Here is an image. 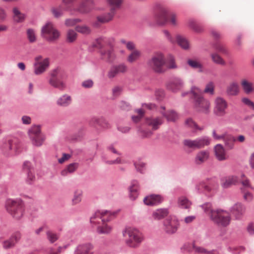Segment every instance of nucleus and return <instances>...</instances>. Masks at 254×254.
Masks as SVG:
<instances>
[{
  "label": "nucleus",
  "instance_id": "18",
  "mask_svg": "<svg viewBox=\"0 0 254 254\" xmlns=\"http://www.w3.org/2000/svg\"><path fill=\"white\" fill-rule=\"evenodd\" d=\"M127 69V65L124 63L113 65L108 71L107 76L110 79L113 78L120 73L126 72Z\"/></svg>",
  "mask_w": 254,
  "mask_h": 254
},
{
  "label": "nucleus",
  "instance_id": "35",
  "mask_svg": "<svg viewBox=\"0 0 254 254\" xmlns=\"http://www.w3.org/2000/svg\"><path fill=\"white\" fill-rule=\"evenodd\" d=\"M71 103V98L67 94H64L60 97L57 101V104L61 107H66Z\"/></svg>",
  "mask_w": 254,
  "mask_h": 254
},
{
  "label": "nucleus",
  "instance_id": "37",
  "mask_svg": "<svg viewBox=\"0 0 254 254\" xmlns=\"http://www.w3.org/2000/svg\"><path fill=\"white\" fill-rule=\"evenodd\" d=\"M12 11L13 13V20L15 22L19 23L24 21L26 15L21 13L17 7L13 8Z\"/></svg>",
  "mask_w": 254,
  "mask_h": 254
},
{
  "label": "nucleus",
  "instance_id": "11",
  "mask_svg": "<svg viewBox=\"0 0 254 254\" xmlns=\"http://www.w3.org/2000/svg\"><path fill=\"white\" fill-rule=\"evenodd\" d=\"M210 143V139L207 136H202L194 140L186 139L183 141V144L185 147L193 150L202 148Z\"/></svg>",
  "mask_w": 254,
  "mask_h": 254
},
{
  "label": "nucleus",
  "instance_id": "17",
  "mask_svg": "<svg viewBox=\"0 0 254 254\" xmlns=\"http://www.w3.org/2000/svg\"><path fill=\"white\" fill-rule=\"evenodd\" d=\"M215 107L214 112L218 116H223L225 114V110L227 107V104L225 100L221 97H217L215 101Z\"/></svg>",
  "mask_w": 254,
  "mask_h": 254
},
{
  "label": "nucleus",
  "instance_id": "45",
  "mask_svg": "<svg viewBox=\"0 0 254 254\" xmlns=\"http://www.w3.org/2000/svg\"><path fill=\"white\" fill-rule=\"evenodd\" d=\"M188 64L194 69H198L199 71H202V65L197 60L189 59L187 61Z\"/></svg>",
  "mask_w": 254,
  "mask_h": 254
},
{
  "label": "nucleus",
  "instance_id": "30",
  "mask_svg": "<svg viewBox=\"0 0 254 254\" xmlns=\"http://www.w3.org/2000/svg\"><path fill=\"white\" fill-rule=\"evenodd\" d=\"M215 155L217 159L220 161L226 160L228 157L225 151V148L221 144H217L214 147Z\"/></svg>",
  "mask_w": 254,
  "mask_h": 254
},
{
  "label": "nucleus",
  "instance_id": "54",
  "mask_svg": "<svg viewBox=\"0 0 254 254\" xmlns=\"http://www.w3.org/2000/svg\"><path fill=\"white\" fill-rule=\"evenodd\" d=\"M47 238L51 243H54L58 239V235L51 231L46 232Z\"/></svg>",
  "mask_w": 254,
  "mask_h": 254
},
{
  "label": "nucleus",
  "instance_id": "13",
  "mask_svg": "<svg viewBox=\"0 0 254 254\" xmlns=\"http://www.w3.org/2000/svg\"><path fill=\"white\" fill-rule=\"evenodd\" d=\"M43 57L39 55L35 57L33 64L34 73L39 75L44 73L50 66V59L46 58L42 59Z\"/></svg>",
  "mask_w": 254,
  "mask_h": 254
},
{
  "label": "nucleus",
  "instance_id": "38",
  "mask_svg": "<svg viewBox=\"0 0 254 254\" xmlns=\"http://www.w3.org/2000/svg\"><path fill=\"white\" fill-rule=\"evenodd\" d=\"M79 167V163H72L67 166L66 168L61 172V175L63 176H66L68 174L73 173L75 172Z\"/></svg>",
  "mask_w": 254,
  "mask_h": 254
},
{
  "label": "nucleus",
  "instance_id": "42",
  "mask_svg": "<svg viewBox=\"0 0 254 254\" xmlns=\"http://www.w3.org/2000/svg\"><path fill=\"white\" fill-rule=\"evenodd\" d=\"M178 45L183 49L188 50L189 48V43L187 39L181 36L177 35L176 37Z\"/></svg>",
  "mask_w": 254,
  "mask_h": 254
},
{
  "label": "nucleus",
  "instance_id": "43",
  "mask_svg": "<svg viewBox=\"0 0 254 254\" xmlns=\"http://www.w3.org/2000/svg\"><path fill=\"white\" fill-rule=\"evenodd\" d=\"M212 62L217 64L224 65L226 64L223 59L217 53H212L210 55Z\"/></svg>",
  "mask_w": 254,
  "mask_h": 254
},
{
  "label": "nucleus",
  "instance_id": "44",
  "mask_svg": "<svg viewBox=\"0 0 254 254\" xmlns=\"http://www.w3.org/2000/svg\"><path fill=\"white\" fill-rule=\"evenodd\" d=\"M241 85L246 94H249L253 91V83L248 81L247 79L242 80Z\"/></svg>",
  "mask_w": 254,
  "mask_h": 254
},
{
  "label": "nucleus",
  "instance_id": "46",
  "mask_svg": "<svg viewBox=\"0 0 254 254\" xmlns=\"http://www.w3.org/2000/svg\"><path fill=\"white\" fill-rule=\"evenodd\" d=\"M189 26L195 32L200 33L203 31V28L200 24L197 23L194 20L190 19L189 21Z\"/></svg>",
  "mask_w": 254,
  "mask_h": 254
},
{
  "label": "nucleus",
  "instance_id": "49",
  "mask_svg": "<svg viewBox=\"0 0 254 254\" xmlns=\"http://www.w3.org/2000/svg\"><path fill=\"white\" fill-rule=\"evenodd\" d=\"M51 11L54 17L56 18H59L64 14V11L61 5L59 6L58 7H52Z\"/></svg>",
  "mask_w": 254,
  "mask_h": 254
},
{
  "label": "nucleus",
  "instance_id": "53",
  "mask_svg": "<svg viewBox=\"0 0 254 254\" xmlns=\"http://www.w3.org/2000/svg\"><path fill=\"white\" fill-rule=\"evenodd\" d=\"M137 133L142 138H147L150 137L152 134V132L150 130H145L139 127L137 130Z\"/></svg>",
  "mask_w": 254,
  "mask_h": 254
},
{
  "label": "nucleus",
  "instance_id": "20",
  "mask_svg": "<svg viewBox=\"0 0 254 254\" xmlns=\"http://www.w3.org/2000/svg\"><path fill=\"white\" fill-rule=\"evenodd\" d=\"M23 171L27 175V182L31 184L35 179L34 169L32 166L31 163L28 161H26L23 163Z\"/></svg>",
  "mask_w": 254,
  "mask_h": 254
},
{
  "label": "nucleus",
  "instance_id": "6",
  "mask_svg": "<svg viewBox=\"0 0 254 254\" xmlns=\"http://www.w3.org/2000/svg\"><path fill=\"white\" fill-rule=\"evenodd\" d=\"M122 233L124 237H128L126 240V243L130 248L137 247L143 240L142 233L136 228H126L123 230Z\"/></svg>",
  "mask_w": 254,
  "mask_h": 254
},
{
  "label": "nucleus",
  "instance_id": "56",
  "mask_svg": "<svg viewBox=\"0 0 254 254\" xmlns=\"http://www.w3.org/2000/svg\"><path fill=\"white\" fill-rule=\"evenodd\" d=\"M204 92L209 93L210 95H213L214 93V86L212 81L208 83L204 90Z\"/></svg>",
  "mask_w": 254,
  "mask_h": 254
},
{
  "label": "nucleus",
  "instance_id": "27",
  "mask_svg": "<svg viewBox=\"0 0 254 254\" xmlns=\"http://www.w3.org/2000/svg\"><path fill=\"white\" fill-rule=\"evenodd\" d=\"M163 120L162 118L158 117H150L147 118L145 120V124L152 128L154 130H157L159 127L163 124Z\"/></svg>",
  "mask_w": 254,
  "mask_h": 254
},
{
  "label": "nucleus",
  "instance_id": "47",
  "mask_svg": "<svg viewBox=\"0 0 254 254\" xmlns=\"http://www.w3.org/2000/svg\"><path fill=\"white\" fill-rule=\"evenodd\" d=\"M141 53L138 50H134L128 56L127 61L129 63H132L137 61L140 57Z\"/></svg>",
  "mask_w": 254,
  "mask_h": 254
},
{
  "label": "nucleus",
  "instance_id": "62",
  "mask_svg": "<svg viewBox=\"0 0 254 254\" xmlns=\"http://www.w3.org/2000/svg\"><path fill=\"white\" fill-rule=\"evenodd\" d=\"M241 184L243 187L241 188H243L244 190H248V189H253V188L251 186L250 183V181L248 179H245L241 181Z\"/></svg>",
  "mask_w": 254,
  "mask_h": 254
},
{
  "label": "nucleus",
  "instance_id": "16",
  "mask_svg": "<svg viewBox=\"0 0 254 254\" xmlns=\"http://www.w3.org/2000/svg\"><path fill=\"white\" fill-rule=\"evenodd\" d=\"M18 140L16 137H8L3 141L1 149L4 153H8L12 150H16L18 147Z\"/></svg>",
  "mask_w": 254,
  "mask_h": 254
},
{
  "label": "nucleus",
  "instance_id": "10",
  "mask_svg": "<svg viewBox=\"0 0 254 254\" xmlns=\"http://www.w3.org/2000/svg\"><path fill=\"white\" fill-rule=\"evenodd\" d=\"M7 211L16 219H19L23 215L24 204L21 199H9L6 202Z\"/></svg>",
  "mask_w": 254,
  "mask_h": 254
},
{
  "label": "nucleus",
  "instance_id": "8",
  "mask_svg": "<svg viewBox=\"0 0 254 254\" xmlns=\"http://www.w3.org/2000/svg\"><path fill=\"white\" fill-rule=\"evenodd\" d=\"M219 188L218 181L215 178H207L195 185V190L198 193L215 192Z\"/></svg>",
  "mask_w": 254,
  "mask_h": 254
},
{
  "label": "nucleus",
  "instance_id": "1",
  "mask_svg": "<svg viewBox=\"0 0 254 254\" xmlns=\"http://www.w3.org/2000/svg\"><path fill=\"white\" fill-rule=\"evenodd\" d=\"M200 206L205 213L209 215L211 220L217 226L226 227L229 225L231 217L226 210L222 209H213L209 202H206Z\"/></svg>",
  "mask_w": 254,
  "mask_h": 254
},
{
  "label": "nucleus",
  "instance_id": "59",
  "mask_svg": "<svg viewBox=\"0 0 254 254\" xmlns=\"http://www.w3.org/2000/svg\"><path fill=\"white\" fill-rule=\"evenodd\" d=\"M168 69H176L178 67L175 63V60L174 57L170 55L169 59V63L167 66Z\"/></svg>",
  "mask_w": 254,
  "mask_h": 254
},
{
  "label": "nucleus",
  "instance_id": "21",
  "mask_svg": "<svg viewBox=\"0 0 254 254\" xmlns=\"http://www.w3.org/2000/svg\"><path fill=\"white\" fill-rule=\"evenodd\" d=\"M21 237L19 232L14 233L8 240L3 241V247L4 249H9L13 248L18 243Z\"/></svg>",
  "mask_w": 254,
  "mask_h": 254
},
{
  "label": "nucleus",
  "instance_id": "9",
  "mask_svg": "<svg viewBox=\"0 0 254 254\" xmlns=\"http://www.w3.org/2000/svg\"><path fill=\"white\" fill-rule=\"evenodd\" d=\"M165 63L164 55L161 52H157L148 60L147 65L155 72L162 73L165 71V69L164 68Z\"/></svg>",
  "mask_w": 254,
  "mask_h": 254
},
{
  "label": "nucleus",
  "instance_id": "31",
  "mask_svg": "<svg viewBox=\"0 0 254 254\" xmlns=\"http://www.w3.org/2000/svg\"><path fill=\"white\" fill-rule=\"evenodd\" d=\"M100 54L102 59L108 63L113 62L115 59L114 50L112 48H110L107 50H101Z\"/></svg>",
  "mask_w": 254,
  "mask_h": 254
},
{
  "label": "nucleus",
  "instance_id": "2",
  "mask_svg": "<svg viewBox=\"0 0 254 254\" xmlns=\"http://www.w3.org/2000/svg\"><path fill=\"white\" fill-rule=\"evenodd\" d=\"M117 211L111 212L108 210H97L90 217V222L93 224L99 223L96 219H101L102 225L97 228V232L100 234H108L112 230V227L106 224V222L111 221L117 214Z\"/></svg>",
  "mask_w": 254,
  "mask_h": 254
},
{
  "label": "nucleus",
  "instance_id": "34",
  "mask_svg": "<svg viewBox=\"0 0 254 254\" xmlns=\"http://www.w3.org/2000/svg\"><path fill=\"white\" fill-rule=\"evenodd\" d=\"M160 112L168 122H175L178 119V114L173 110L167 112L160 111Z\"/></svg>",
  "mask_w": 254,
  "mask_h": 254
},
{
  "label": "nucleus",
  "instance_id": "24",
  "mask_svg": "<svg viewBox=\"0 0 254 254\" xmlns=\"http://www.w3.org/2000/svg\"><path fill=\"white\" fill-rule=\"evenodd\" d=\"M220 181L221 187L226 189L236 185L238 182V178L236 176L230 175L221 178Z\"/></svg>",
  "mask_w": 254,
  "mask_h": 254
},
{
  "label": "nucleus",
  "instance_id": "40",
  "mask_svg": "<svg viewBox=\"0 0 254 254\" xmlns=\"http://www.w3.org/2000/svg\"><path fill=\"white\" fill-rule=\"evenodd\" d=\"M212 46L217 52L221 53L225 55H229L228 50L227 49L225 46L218 41H216L212 43Z\"/></svg>",
  "mask_w": 254,
  "mask_h": 254
},
{
  "label": "nucleus",
  "instance_id": "52",
  "mask_svg": "<svg viewBox=\"0 0 254 254\" xmlns=\"http://www.w3.org/2000/svg\"><path fill=\"white\" fill-rule=\"evenodd\" d=\"M185 123L189 127H193L196 129L202 130L203 127H199L196 123L191 118H189L186 120Z\"/></svg>",
  "mask_w": 254,
  "mask_h": 254
},
{
  "label": "nucleus",
  "instance_id": "61",
  "mask_svg": "<svg viewBox=\"0 0 254 254\" xmlns=\"http://www.w3.org/2000/svg\"><path fill=\"white\" fill-rule=\"evenodd\" d=\"M120 107L123 110L129 111L131 109L130 104L126 101H122L120 103Z\"/></svg>",
  "mask_w": 254,
  "mask_h": 254
},
{
  "label": "nucleus",
  "instance_id": "51",
  "mask_svg": "<svg viewBox=\"0 0 254 254\" xmlns=\"http://www.w3.org/2000/svg\"><path fill=\"white\" fill-rule=\"evenodd\" d=\"M27 37L30 43H34L36 40L35 30L32 28H28L27 30Z\"/></svg>",
  "mask_w": 254,
  "mask_h": 254
},
{
  "label": "nucleus",
  "instance_id": "48",
  "mask_svg": "<svg viewBox=\"0 0 254 254\" xmlns=\"http://www.w3.org/2000/svg\"><path fill=\"white\" fill-rule=\"evenodd\" d=\"M75 30L83 35H89L91 32L90 27L85 25L76 26L75 27Z\"/></svg>",
  "mask_w": 254,
  "mask_h": 254
},
{
  "label": "nucleus",
  "instance_id": "36",
  "mask_svg": "<svg viewBox=\"0 0 254 254\" xmlns=\"http://www.w3.org/2000/svg\"><path fill=\"white\" fill-rule=\"evenodd\" d=\"M226 94L229 96H236L239 92V86L237 82H233L230 83L227 87Z\"/></svg>",
  "mask_w": 254,
  "mask_h": 254
},
{
  "label": "nucleus",
  "instance_id": "7",
  "mask_svg": "<svg viewBox=\"0 0 254 254\" xmlns=\"http://www.w3.org/2000/svg\"><path fill=\"white\" fill-rule=\"evenodd\" d=\"M41 36L49 43H54L59 39L61 33L52 22L48 21L41 28Z\"/></svg>",
  "mask_w": 254,
  "mask_h": 254
},
{
  "label": "nucleus",
  "instance_id": "55",
  "mask_svg": "<svg viewBox=\"0 0 254 254\" xmlns=\"http://www.w3.org/2000/svg\"><path fill=\"white\" fill-rule=\"evenodd\" d=\"M134 165L138 172L141 173H144L145 166L144 163L140 161H136L134 163Z\"/></svg>",
  "mask_w": 254,
  "mask_h": 254
},
{
  "label": "nucleus",
  "instance_id": "26",
  "mask_svg": "<svg viewBox=\"0 0 254 254\" xmlns=\"http://www.w3.org/2000/svg\"><path fill=\"white\" fill-rule=\"evenodd\" d=\"M139 183L137 180H134L131 182L130 185L128 187V196L131 200H135L139 195Z\"/></svg>",
  "mask_w": 254,
  "mask_h": 254
},
{
  "label": "nucleus",
  "instance_id": "32",
  "mask_svg": "<svg viewBox=\"0 0 254 254\" xmlns=\"http://www.w3.org/2000/svg\"><path fill=\"white\" fill-rule=\"evenodd\" d=\"M209 153L207 150L199 151L196 155L194 162L197 165H200L205 162L209 158Z\"/></svg>",
  "mask_w": 254,
  "mask_h": 254
},
{
  "label": "nucleus",
  "instance_id": "22",
  "mask_svg": "<svg viewBox=\"0 0 254 254\" xmlns=\"http://www.w3.org/2000/svg\"><path fill=\"white\" fill-rule=\"evenodd\" d=\"M93 7L94 2L92 0H83L78 7L73 10L83 14L89 12Z\"/></svg>",
  "mask_w": 254,
  "mask_h": 254
},
{
  "label": "nucleus",
  "instance_id": "29",
  "mask_svg": "<svg viewBox=\"0 0 254 254\" xmlns=\"http://www.w3.org/2000/svg\"><path fill=\"white\" fill-rule=\"evenodd\" d=\"M92 245L89 243L79 245L76 247L74 254H92Z\"/></svg>",
  "mask_w": 254,
  "mask_h": 254
},
{
  "label": "nucleus",
  "instance_id": "5",
  "mask_svg": "<svg viewBox=\"0 0 254 254\" xmlns=\"http://www.w3.org/2000/svg\"><path fill=\"white\" fill-rule=\"evenodd\" d=\"M109 4L111 6L110 11L107 13H104L97 17V20L93 22V26L97 28L102 24L109 22L112 20L115 15L117 9L120 7L122 0H107Z\"/></svg>",
  "mask_w": 254,
  "mask_h": 254
},
{
  "label": "nucleus",
  "instance_id": "3",
  "mask_svg": "<svg viewBox=\"0 0 254 254\" xmlns=\"http://www.w3.org/2000/svg\"><path fill=\"white\" fill-rule=\"evenodd\" d=\"M66 76L65 71L62 67L57 66L49 72L47 80L48 84L51 87L62 90L66 86L64 79Z\"/></svg>",
  "mask_w": 254,
  "mask_h": 254
},
{
  "label": "nucleus",
  "instance_id": "64",
  "mask_svg": "<svg viewBox=\"0 0 254 254\" xmlns=\"http://www.w3.org/2000/svg\"><path fill=\"white\" fill-rule=\"evenodd\" d=\"M123 89L121 87L116 86L113 89V94L114 96H118L122 92Z\"/></svg>",
  "mask_w": 254,
  "mask_h": 254
},
{
  "label": "nucleus",
  "instance_id": "33",
  "mask_svg": "<svg viewBox=\"0 0 254 254\" xmlns=\"http://www.w3.org/2000/svg\"><path fill=\"white\" fill-rule=\"evenodd\" d=\"M90 124L93 126H99L104 128H107L109 127V123L103 117L92 118L90 121Z\"/></svg>",
  "mask_w": 254,
  "mask_h": 254
},
{
  "label": "nucleus",
  "instance_id": "58",
  "mask_svg": "<svg viewBox=\"0 0 254 254\" xmlns=\"http://www.w3.org/2000/svg\"><path fill=\"white\" fill-rule=\"evenodd\" d=\"M82 192L80 191H76L74 192V197L72 199L73 204H76L81 200Z\"/></svg>",
  "mask_w": 254,
  "mask_h": 254
},
{
  "label": "nucleus",
  "instance_id": "39",
  "mask_svg": "<svg viewBox=\"0 0 254 254\" xmlns=\"http://www.w3.org/2000/svg\"><path fill=\"white\" fill-rule=\"evenodd\" d=\"M169 213L167 208H160L154 211L152 216L155 219L160 220L166 217Z\"/></svg>",
  "mask_w": 254,
  "mask_h": 254
},
{
  "label": "nucleus",
  "instance_id": "41",
  "mask_svg": "<svg viewBox=\"0 0 254 254\" xmlns=\"http://www.w3.org/2000/svg\"><path fill=\"white\" fill-rule=\"evenodd\" d=\"M178 204L181 208L188 209L190 207L191 203L186 197L181 196L178 198Z\"/></svg>",
  "mask_w": 254,
  "mask_h": 254
},
{
  "label": "nucleus",
  "instance_id": "4",
  "mask_svg": "<svg viewBox=\"0 0 254 254\" xmlns=\"http://www.w3.org/2000/svg\"><path fill=\"white\" fill-rule=\"evenodd\" d=\"M199 89L193 87L191 88V93L192 94L193 106L195 110L198 113L208 115L210 112V103L209 101L204 98L203 96L197 93L196 91Z\"/></svg>",
  "mask_w": 254,
  "mask_h": 254
},
{
  "label": "nucleus",
  "instance_id": "14",
  "mask_svg": "<svg viewBox=\"0 0 254 254\" xmlns=\"http://www.w3.org/2000/svg\"><path fill=\"white\" fill-rule=\"evenodd\" d=\"M154 19L156 24L159 26L165 25L168 21L167 10L160 4L156 5L154 9Z\"/></svg>",
  "mask_w": 254,
  "mask_h": 254
},
{
  "label": "nucleus",
  "instance_id": "63",
  "mask_svg": "<svg viewBox=\"0 0 254 254\" xmlns=\"http://www.w3.org/2000/svg\"><path fill=\"white\" fill-rule=\"evenodd\" d=\"M81 85L82 86L85 88H90L93 85V82L92 80L89 79L83 81Z\"/></svg>",
  "mask_w": 254,
  "mask_h": 254
},
{
  "label": "nucleus",
  "instance_id": "28",
  "mask_svg": "<svg viewBox=\"0 0 254 254\" xmlns=\"http://www.w3.org/2000/svg\"><path fill=\"white\" fill-rule=\"evenodd\" d=\"M222 140L224 143V148L227 150H232L235 147L236 138L232 134L224 133Z\"/></svg>",
  "mask_w": 254,
  "mask_h": 254
},
{
  "label": "nucleus",
  "instance_id": "15",
  "mask_svg": "<svg viewBox=\"0 0 254 254\" xmlns=\"http://www.w3.org/2000/svg\"><path fill=\"white\" fill-rule=\"evenodd\" d=\"M29 135L34 145L40 146L42 145L45 138L41 133L39 126H33L29 130Z\"/></svg>",
  "mask_w": 254,
  "mask_h": 254
},
{
  "label": "nucleus",
  "instance_id": "12",
  "mask_svg": "<svg viewBox=\"0 0 254 254\" xmlns=\"http://www.w3.org/2000/svg\"><path fill=\"white\" fill-rule=\"evenodd\" d=\"M163 230L168 235L175 234L180 226V220L175 215H170L163 221Z\"/></svg>",
  "mask_w": 254,
  "mask_h": 254
},
{
  "label": "nucleus",
  "instance_id": "25",
  "mask_svg": "<svg viewBox=\"0 0 254 254\" xmlns=\"http://www.w3.org/2000/svg\"><path fill=\"white\" fill-rule=\"evenodd\" d=\"M245 207L241 203L237 202L232 206L230 210L236 219H240L245 212Z\"/></svg>",
  "mask_w": 254,
  "mask_h": 254
},
{
  "label": "nucleus",
  "instance_id": "60",
  "mask_svg": "<svg viewBox=\"0 0 254 254\" xmlns=\"http://www.w3.org/2000/svg\"><path fill=\"white\" fill-rule=\"evenodd\" d=\"M241 191L244 193V198L247 201H251L253 198V194L247 190H244L243 188H241Z\"/></svg>",
  "mask_w": 254,
  "mask_h": 254
},
{
  "label": "nucleus",
  "instance_id": "57",
  "mask_svg": "<svg viewBox=\"0 0 254 254\" xmlns=\"http://www.w3.org/2000/svg\"><path fill=\"white\" fill-rule=\"evenodd\" d=\"M228 251L229 252L232 253L233 254H239L242 252L245 251V248L244 247L241 246L239 247H228L227 248Z\"/></svg>",
  "mask_w": 254,
  "mask_h": 254
},
{
  "label": "nucleus",
  "instance_id": "23",
  "mask_svg": "<svg viewBox=\"0 0 254 254\" xmlns=\"http://www.w3.org/2000/svg\"><path fill=\"white\" fill-rule=\"evenodd\" d=\"M163 201V197L159 194H152L145 196L143 202L146 205L154 206L160 204Z\"/></svg>",
  "mask_w": 254,
  "mask_h": 254
},
{
  "label": "nucleus",
  "instance_id": "50",
  "mask_svg": "<svg viewBox=\"0 0 254 254\" xmlns=\"http://www.w3.org/2000/svg\"><path fill=\"white\" fill-rule=\"evenodd\" d=\"M77 33L72 29L69 30L67 32L66 40L68 43L73 42L76 39Z\"/></svg>",
  "mask_w": 254,
  "mask_h": 254
},
{
  "label": "nucleus",
  "instance_id": "19",
  "mask_svg": "<svg viewBox=\"0 0 254 254\" xmlns=\"http://www.w3.org/2000/svg\"><path fill=\"white\" fill-rule=\"evenodd\" d=\"M184 86V82L183 80L178 77H175L167 84V88L168 90L173 92H176L181 90Z\"/></svg>",
  "mask_w": 254,
  "mask_h": 254
}]
</instances>
